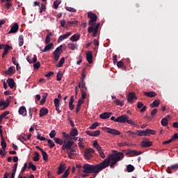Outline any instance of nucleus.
Listing matches in <instances>:
<instances>
[{"label":"nucleus","instance_id":"f257e3e1","mask_svg":"<svg viewBox=\"0 0 178 178\" xmlns=\"http://www.w3.org/2000/svg\"><path fill=\"white\" fill-rule=\"evenodd\" d=\"M123 158H124V154L122 152L108 154V156L99 164H85L83 166V173H95V175H98L99 172L104 170V169H106L108 166H110L111 169H115L118 163L122 161Z\"/></svg>","mask_w":178,"mask_h":178},{"label":"nucleus","instance_id":"f03ea898","mask_svg":"<svg viewBox=\"0 0 178 178\" xmlns=\"http://www.w3.org/2000/svg\"><path fill=\"white\" fill-rule=\"evenodd\" d=\"M127 133L130 134L132 137H134V136H139L140 137H143V136H149V134H155V133H156V131L154 130H152V129H145V130H140V131H136V132H133L131 131H128Z\"/></svg>","mask_w":178,"mask_h":178},{"label":"nucleus","instance_id":"7ed1b4c3","mask_svg":"<svg viewBox=\"0 0 178 178\" xmlns=\"http://www.w3.org/2000/svg\"><path fill=\"white\" fill-rule=\"evenodd\" d=\"M88 18L90 19L88 22L89 26H95V22L98 20V16L97 14L92 13V12H88Z\"/></svg>","mask_w":178,"mask_h":178},{"label":"nucleus","instance_id":"20e7f679","mask_svg":"<svg viewBox=\"0 0 178 178\" xmlns=\"http://www.w3.org/2000/svg\"><path fill=\"white\" fill-rule=\"evenodd\" d=\"M177 170H178V163L174 164L172 165H170L166 169V172L169 175H172V173H175V172H177Z\"/></svg>","mask_w":178,"mask_h":178},{"label":"nucleus","instance_id":"39448f33","mask_svg":"<svg viewBox=\"0 0 178 178\" xmlns=\"http://www.w3.org/2000/svg\"><path fill=\"white\" fill-rule=\"evenodd\" d=\"M103 129H105L106 133L113 134V136H120V131H119L118 130H116L115 129L104 127V128H103Z\"/></svg>","mask_w":178,"mask_h":178},{"label":"nucleus","instance_id":"423d86ee","mask_svg":"<svg viewBox=\"0 0 178 178\" xmlns=\"http://www.w3.org/2000/svg\"><path fill=\"white\" fill-rule=\"evenodd\" d=\"M73 141L68 140L66 143V140L64 141V144L62 146V149L65 151V149H69L70 148H72L73 147Z\"/></svg>","mask_w":178,"mask_h":178},{"label":"nucleus","instance_id":"0eeeda50","mask_svg":"<svg viewBox=\"0 0 178 178\" xmlns=\"http://www.w3.org/2000/svg\"><path fill=\"white\" fill-rule=\"evenodd\" d=\"M126 155H129V156H137L141 155V152L137 150L128 149L126 152Z\"/></svg>","mask_w":178,"mask_h":178},{"label":"nucleus","instance_id":"6e6552de","mask_svg":"<svg viewBox=\"0 0 178 178\" xmlns=\"http://www.w3.org/2000/svg\"><path fill=\"white\" fill-rule=\"evenodd\" d=\"M129 115H122L117 118V123H126Z\"/></svg>","mask_w":178,"mask_h":178},{"label":"nucleus","instance_id":"1a4fd4ad","mask_svg":"<svg viewBox=\"0 0 178 178\" xmlns=\"http://www.w3.org/2000/svg\"><path fill=\"white\" fill-rule=\"evenodd\" d=\"M86 134L90 137H98L101 134V131L97 130L93 131H86Z\"/></svg>","mask_w":178,"mask_h":178},{"label":"nucleus","instance_id":"9d476101","mask_svg":"<svg viewBox=\"0 0 178 178\" xmlns=\"http://www.w3.org/2000/svg\"><path fill=\"white\" fill-rule=\"evenodd\" d=\"M19 115H22V116H27V109L24 106H22L19 107L18 110Z\"/></svg>","mask_w":178,"mask_h":178},{"label":"nucleus","instance_id":"9b49d317","mask_svg":"<svg viewBox=\"0 0 178 178\" xmlns=\"http://www.w3.org/2000/svg\"><path fill=\"white\" fill-rule=\"evenodd\" d=\"M19 30V24L18 23H15L13 26H11L10 30L8 32V34H12L13 33H17Z\"/></svg>","mask_w":178,"mask_h":178},{"label":"nucleus","instance_id":"f8f14e48","mask_svg":"<svg viewBox=\"0 0 178 178\" xmlns=\"http://www.w3.org/2000/svg\"><path fill=\"white\" fill-rule=\"evenodd\" d=\"M86 60L90 65L92 63V52L91 51L86 52Z\"/></svg>","mask_w":178,"mask_h":178},{"label":"nucleus","instance_id":"ddd939ff","mask_svg":"<svg viewBox=\"0 0 178 178\" xmlns=\"http://www.w3.org/2000/svg\"><path fill=\"white\" fill-rule=\"evenodd\" d=\"M26 60L29 62V63H35L37 62V56L33 55V58H31V56H26Z\"/></svg>","mask_w":178,"mask_h":178},{"label":"nucleus","instance_id":"4468645a","mask_svg":"<svg viewBox=\"0 0 178 178\" xmlns=\"http://www.w3.org/2000/svg\"><path fill=\"white\" fill-rule=\"evenodd\" d=\"M70 35H72V32H67L66 34L60 35L58 39V42H60V41H63V40H66V38H67V37H70Z\"/></svg>","mask_w":178,"mask_h":178},{"label":"nucleus","instance_id":"2eb2a0df","mask_svg":"<svg viewBox=\"0 0 178 178\" xmlns=\"http://www.w3.org/2000/svg\"><path fill=\"white\" fill-rule=\"evenodd\" d=\"M54 48V43L51 42L47 44L44 49H41L42 52H47V51H51Z\"/></svg>","mask_w":178,"mask_h":178},{"label":"nucleus","instance_id":"dca6fc26","mask_svg":"<svg viewBox=\"0 0 178 178\" xmlns=\"http://www.w3.org/2000/svg\"><path fill=\"white\" fill-rule=\"evenodd\" d=\"M48 112H49L48 108H42L40 110V114H39L40 118H42V116H45V115H48Z\"/></svg>","mask_w":178,"mask_h":178},{"label":"nucleus","instance_id":"f3484780","mask_svg":"<svg viewBox=\"0 0 178 178\" xmlns=\"http://www.w3.org/2000/svg\"><path fill=\"white\" fill-rule=\"evenodd\" d=\"M152 145V142L147 141V140H143L141 142V147L143 148H147L148 147H151Z\"/></svg>","mask_w":178,"mask_h":178},{"label":"nucleus","instance_id":"a211bd4d","mask_svg":"<svg viewBox=\"0 0 178 178\" xmlns=\"http://www.w3.org/2000/svg\"><path fill=\"white\" fill-rule=\"evenodd\" d=\"M74 102V96H71L70 100L69 102V109L70 111H73L74 109V104H73Z\"/></svg>","mask_w":178,"mask_h":178},{"label":"nucleus","instance_id":"6ab92c4d","mask_svg":"<svg viewBox=\"0 0 178 178\" xmlns=\"http://www.w3.org/2000/svg\"><path fill=\"white\" fill-rule=\"evenodd\" d=\"M70 41H72L73 42H76L80 40V34L75 33L70 38Z\"/></svg>","mask_w":178,"mask_h":178},{"label":"nucleus","instance_id":"aec40b11","mask_svg":"<svg viewBox=\"0 0 178 178\" xmlns=\"http://www.w3.org/2000/svg\"><path fill=\"white\" fill-rule=\"evenodd\" d=\"M7 83L8 84V87H10V88H13L15 86V80H13V79L12 78H9L7 79Z\"/></svg>","mask_w":178,"mask_h":178},{"label":"nucleus","instance_id":"412c9836","mask_svg":"<svg viewBox=\"0 0 178 178\" xmlns=\"http://www.w3.org/2000/svg\"><path fill=\"white\" fill-rule=\"evenodd\" d=\"M111 115H112V113L106 112L100 114L99 118L100 119H109Z\"/></svg>","mask_w":178,"mask_h":178},{"label":"nucleus","instance_id":"4be33fe9","mask_svg":"<svg viewBox=\"0 0 178 178\" xmlns=\"http://www.w3.org/2000/svg\"><path fill=\"white\" fill-rule=\"evenodd\" d=\"M133 99H137V97H136V94L133 92H130L127 97L128 102H133Z\"/></svg>","mask_w":178,"mask_h":178},{"label":"nucleus","instance_id":"5701e85b","mask_svg":"<svg viewBox=\"0 0 178 178\" xmlns=\"http://www.w3.org/2000/svg\"><path fill=\"white\" fill-rule=\"evenodd\" d=\"M144 95L145 97H149V98H154L156 95V93L155 92H143Z\"/></svg>","mask_w":178,"mask_h":178},{"label":"nucleus","instance_id":"b1692460","mask_svg":"<svg viewBox=\"0 0 178 178\" xmlns=\"http://www.w3.org/2000/svg\"><path fill=\"white\" fill-rule=\"evenodd\" d=\"M12 99V97H8L6 101L3 102V106L4 107V109L8 108L9 106V104H10V99Z\"/></svg>","mask_w":178,"mask_h":178},{"label":"nucleus","instance_id":"393cba45","mask_svg":"<svg viewBox=\"0 0 178 178\" xmlns=\"http://www.w3.org/2000/svg\"><path fill=\"white\" fill-rule=\"evenodd\" d=\"M66 164L60 163L58 168V170L57 172V175H62L63 173V170H65Z\"/></svg>","mask_w":178,"mask_h":178},{"label":"nucleus","instance_id":"a878e982","mask_svg":"<svg viewBox=\"0 0 178 178\" xmlns=\"http://www.w3.org/2000/svg\"><path fill=\"white\" fill-rule=\"evenodd\" d=\"M48 97V93H44L40 100V105H44L47 101V97Z\"/></svg>","mask_w":178,"mask_h":178},{"label":"nucleus","instance_id":"bb28decb","mask_svg":"<svg viewBox=\"0 0 178 178\" xmlns=\"http://www.w3.org/2000/svg\"><path fill=\"white\" fill-rule=\"evenodd\" d=\"M15 70V67H10L7 71L5 72V74H6V76H9L10 74H12V73H15L13 72V71Z\"/></svg>","mask_w":178,"mask_h":178},{"label":"nucleus","instance_id":"cd10ccee","mask_svg":"<svg viewBox=\"0 0 178 178\" xmlns=\"http://www.w3.org/2000/svg\"><path fill=\"white\" fill-rule=\"evenodd\" d=\"M54 143H56V144H58L59 145H63V144L65 143V142H63V140H62L59 138H54Z\"/></svg>","mask_w":178,"mask_h":178},{"label":"nucleus","instance_id":"c85d7f7f","mask_svg":"<svg viewBox=\"0 0 178 178\" xmlns=\"http://www.w3.org/2000/svg\"><path fill=\"white\" fill-rule=\"evenodd\" d=\"M67 48H69V49H71V51H74V49H77V47L74 43H69L67 44Z\"/></svg>","mask_w":178,"mask_h":178},{"label":"nucleus","instance_id":"c756f323","mask_svg":"<svg viewBox=\"0 0 178 178\" xmlns=\"http://www.w3.org/2000/svg\"><path fill=\"white\" fill-rule=\"evenodd\" d=\"M79 134V131H77V129L74 128L72 130L70 131V136L71 137H75V136H77Z\"/></svg>","mask_w":178,"mask_h":178},{"label":"nucleus","instance_id":"7c9ffc66","mask_svg":"<svg viewBox=\"0 0 178 178\" xmlns=\"http://www.w3.org/2000/svg\"><path fill=\"white\" fill-rule=\"evenodd\" d=\"M134 171V166H133L131 164H129L127 166V172L128 173H131V172Z\"/></svg>","mask_w":178,"mask_h":178},{"label":"nucleus","instance_id":"2f4dec72","mask_svg":"<svg viewBox=\"0 0 178 178\" xmlns=\"http://www.w3.org/2000/svg\"><path fill=\"white\" fill-rule=\"evenodd\" d=\"M62 48H63V47L62 45L59 46L58 47H57L55 51L53 52V54H56L57 55H60V51H62Z\"/></svg>","mask_w":178,"mask_h":178},{"label":"nucleus","instance_id":"473e14b6","mask_svg":"<svg viewBox=\"0 0 178 178\" xmlns=\"http://www.w3.org/2000/svg\"><path fill=\"white\" fill-rule=\"evenodd\" d=\"M156 116V108H154L151 112V118H148L150 120H152Z\"/></svg>","mask_w":178,"mask_h":178},{"label":"nucleus","instance_id":"72a5a7b5","mask_svg":"<svg viewBox=\"0 0 178 178\" xmlns=\"http://www.w3.org/2000/svg\"><path fill=\"white\" fill-rule=\"evenodd\" d=\"M28 168L32 169L33 172H35V170H37V166H35V165L33 164V163L31 162H29Z\"/></svg>","mask_w":178,"mask_h":178},{"label":"nucleus","instance_id":"f704fd0d","mask_svg":"<svg viewBox=\"0 0 178 178\" xmlns=\"http://www.w3.org/2000/svg\"><path fill=\"white\" fill-rule=\"evenodd\" d=\"M34 157H33V161L35 162H38V161H40V153H38V152H35L34 153Z\"/></svg>","mask_w":178,"mask_h":178},{"label":"nucleus","instance_id":"c9c22d12","mask_svg":"<svg viewBox=\"0 0 178 178\" xmlns=\"http://www.w3.org/2000/svg\"><path fill=\"white\" fill-rule=\"evenodd\" d=\"M1 145L2 147V149L5 151L6 149V142L5 141V138H1Z\"/></svg>","mask_w":178,"mask_h":178},{"label":"nucleus","instance_id":"e433bc0d","mask_svg":"<svg viewBox=\"0 0 178 178\" xmlns=\"http://www.w3.org/2000/svg\"><path fill=\"white\" fill-rule=\"evenodd\" d=\"M23 44H24V38H23V35H19V47H23Z\"/></svg>","mask_w":178,"mask_h":178},{"label":"nucleus","instance_id":"4c0bfd02","mask_svg":"<svg viewBox=\"0 0 178 178\" xmlns=\"http://www.w3.org/2000/svg\"><path fill=\"white\" fill-rule=\"evenodd\" d=\"M84 156L86 159H91V158H92V154H91V153L88 152L86 150L84 152Z\"/></svg>","mask_w":178,"mask_h":178},{"label":"nucleus","instance_id":"58836bf2","mask_svg":"<svg viewBox=\"0 0 178 178\" xmlns=\"http://www.w3.org/2000/svg\"><path fill=\"white\" fill-rule=\"evenodd\" d=\"M42 155L43 160L45 161V162H47V161H48V154L47 153V152L43 150L42 152Z\"/></svg>","mask_w":178,"mask_h":178},{"label":"nucleus","instance_id":"ea45409f","mask_svg":"<svg viewBox=\"0 0 178 178\" xmlns=\"http://www.w3.org/2000/svg\"><path fill=\"white\" fill-rule=\"evenodd\" d=\"M47 143H48V146L49 147V148H54V147H55V143H54V141L52 140L48 139Z\"/></svg>","mask_w":178,"mask_h":178},{"label":"nucleus","instance_id":"a19ab883","mask_svg":"<svg viewBox=\"0 0 178 178\" xmlns=\"http://www.w3.org/2000/svg\"><path fill=\"white\" fill-rule=\"evenodd\" d=\"M114 103L116 104V105H118V106H123V105H124V103L123 102H120V100L115 99V100H114Z\"/></svg>","mask_w":178,"mask_h":178},{"label":"nucleus","instance_id":"79ce46f5","mask_svg":"<svg viewBox=\"0 0 178 178\" xmlns=\"http://www.w3.org/2000/svg\"><path fill=\"white\" fill-rule=\"evenodd\" d=\"M63 63H65V57H63L60 61L58 62V64L56 65L57 67H62L63 66Z\"/></svg>","mask_w":178,"mask_h":178},{"label":"nucleus","instance_id":"37998d69","mask_svg":"<svg viewBox=\"0 0 178 178\" xmlns=\"http://www.w3.org/2000/svg\"><path fill=\"white\" fill-rule=\"evenodd\" d=\"M62 77H63V74L58 72L56 75V80L57 81H60L62 80Z\"/></svg>","mask_w":178,"mask_h":178},{"label":"nucleus","instance_id":"c03bdc74","mask_svg":"<svg viewBox=\"0 0 178 178\" xmlns=\"http://www.w3.org/2000/svg\"><path fill=\"white\" fill-rule=\"evenodd\" d=\"M61 2L58 1V0H56L54 2V4H53V6H54V9H58V7L60 5Z\"/></svg>","mask_w":178,"mask_h":178},{"label":"nucleus","instance_id":"a18cd8bd","mask_svg":"<svg viewBox=\"0 0 178 178\" xmlns=\"http://www.w3.org/2000/svg\"><path fill=\"white\" fill-rule=\"evenodd\" d=\"M66 10H67L68 12H72L73 13H76L77 12V10H76V8H73L72 7H69L67 6L65 8Z\"/></svg>","mask_w":178,"mask_h":178},{"label":"nucleus","instance_id":"49530a36","mask_svg":"<svg viewBox=\"0 0 178 178\" xmlns=\"http://www.w3.org/2000/svg\"><path fill=\"white\" fill-rule=\"evenodd\" d=\"M13 49V47L12 46H10L9 44H5L4 45V51L6 52H9V51Z\"/></svg>","mask_w":178,"mask_h":178},{"label":"nucleus","instance_id":"de8ad7c7","mask_svg":"<svg viewBox=\"0 0 178 178\" xmlns=\"http://www.w3.org/2000/svg\"><path fill=\"white\" fill-rule=\"evenodd\" d=\"M45 9H47V6L45 4L42 3L40 8V13H42V12H45Z\"/></svg>","mask_w":178,"mask_h":178},{"label":"nucleus","instance_id":"09e8293b","mask_svg":"<svg viewBox=\"0 0 178 178\" xmlns=\"http://www.w3.org/2000/svg\"><path fill=\"white\" fill-rule=\"evenodd\" d=\"M79 23V21H72V22H67V24L70 26V27H72V26H76Z\"/></svg>","mask_w":178,"mask_h":178},{"label":"nucleus","instance_id":"8fccbe9b","mask_svg":"<svg viewBox=\"0 0 178 178\" xmlns=\"http://www.w3.org/2000/svg\"><path fill=\"white\" fill-rule=\"evenodd\" d=\"M161 124L164 126V127H166V126H168V118H163L161 120Z\"/></svg>","mask_w":178,"mask_h":178},{"label":"nucleus","instance_id":"3c124183","mask_svg":"<svg viewBox=\"0 0 178 178\" xmlns=\"http://www.w3.org/2000/svg\"><path fill=\"white\" fill-rule=\"evenodd\" d=\"M126 123H128V124H131L132 126H136V122L133 121V120H129V117L127 118Z\"/></svg>","mask_w":178,"mask_h":178},{"label":"nucleus","instance_id":"603ef678","mask_svg":"<svg viewBox=\"0 0 178 178\" xmlns=\"http://www.w3.org/2000/svg\"><path fill=\"white\" fill-rule=\"evenodd\" d=\"M98 126H99V123L98 122H95L93 123L91 127H90V129H91V130H95V129H97V127H98Z\"/></svg>","mask_w":178,"mask_h":178},{"label":"nucleus","instance_id":"864d4df0","mask_svg":"<svg viewBox=\"0 0 178 178\" xmlns=\"http://www.w3.org/2000/svg\"><path fill=\"white\" fill-rule=\"evenodd\" d=\"M83 87H86V82L84 81V80H81L79 82V88H83Z\"/></svg>","mask_w":178,"mask_h":178},{"label":"nucleus","instance_id":"5fc2aeb1","mask_svg":"<svg viewBox=\"0 0 178 178\" xmlns=\"http://www.w3.org/2000/svg\"><path fill=\"white\" fill-rule=\"evenodd\" d=\"M55 136H56V131H55V130H52L49 134L50 138H55Z\"/></svg>","mask_w":178,"mask_h":178},{"label":"nucleus","instance_id":"6e6d98bb","mask_svg":"<svg viewBox=\"0 0 178 178\" xmlns=\"http://www.w3.org/2000/svg\"><path fill=\"white\" fill-rule=\"evenodd\" d=\"M53 55L54 61L58 62V60H59V58L60 57V54H53Z\"/></svg>","mask_w":178,"mask_h":178},{"label":"nucleus","instance_id":"4d7b16f0","mask_svg":"<svg viewBox=\"0 0 178 178\" xmlns=\"http://www.w3.org/2000/svg\"><path fill=\"white\" fill-rule=\"evenodd\" d=\"M81 98L82 99H86L87 97V94L84 92L83 89H81Z\"/></svg>","mask_w":178,"mask_h":178},{"label":"nucleus","instance_id":"13d9d810","mask_svg":"<svg viewBox=\"0 0 178 178\" xmlns=\"http://www.w3.org/2000/svg\"><path fill=\"white\" fill-rule=\"evenodd\" d=\"M70 172H69V170H67L65 172H64V174L60 177V178H66V177H67L68 176H69V174H70Z\"/></svg>","mask_w":178,"mask_h":178},{"label":"nucleus","instance_id":"bf43d9fd","mask_svg":"<svg viewBox=\"0 0 178 178\" xmlns=\"http://www.w3.org/2000/svg\"><path fill=\"white\" fill-rule=\"evenodd\" d=\"M173 141L175 140H173V139L171 138L170 140L163 142V144L164 145H168V144H170V143H173Z\"/></svg>","mask_w":178,"mask_h":178},{"label":"nucleus","instance_id":"052dcab7","mask_svg":"<svg viewBox=\"0 0 178 178\" xmlns=\"http://www.w3.org/2000/svg\"><path fill=\"white\" fill-rule=\"evenodd\" d=\"M118 67H124V63L122 61L117 62Z\"/></svg>","mask_w":178,"mask_h":178},{"label":"nucleus","instance_id":"680f3d73","mask_svg":"<svg viewBox=\"0 0 178 178\" xmlns=\"http://www.w3.org/2000/svg\"><path fill=\"white\" fill-rule=\"evenodd\" d=\"M95 26H91V25H90V26H89L88 29V33H92V31H95V29H94V27H95Z\"/></svg>","mask_w":178,"mask_h":178},{"label":"nucleus","instance_id":"e2e57ef3","mask_svg":"<svg viewBox=\"0 0 178 178\" xmlns=\"http://www.w3.org/2000/svg\"><path fill=\"white\" fill-rule=\"evenodd\" d=\"M40 66H41V63H40V62H37L33 65L34 69H40Z\"/></svg>","mask_w":178,"mask_h":178},{"label":"nucleus","instance_id":"0e129e2a","mask_svg":"<svg viewBox=\"0 0 178 178\" xmlns=\"http://www.w3.org/2000/svg\"><path fill=\"white\" fill-rule=\"evenodd\" d=\"M26 169H27V163H25L24 165V167L21 170V172L24 173V172H26Z\"/></svg>","mask_w":178,"mask_h":178},{"label":"nucleus","instance_id":"69168bd1","mask_svg":"<svg viewBox=\"0 0 178 178\" xmlns=\"http://www.w3.org/2000/svg\"><path fill=\"white\" fill-rule=\"evenodd\" d=\"M63 136L65 140H69V138H70V136H69L68 134H66V132H63Z\"/></svg>","mask_w":178,"mask_h":178},{"label":"nucleus","instance_id":"338daca9","mask_svg":"<svg viewBox=\"0 0 178 178\" xmlns=\"http://www.w3.org/2000/svg\"><path fill=\"white\" fill-rule=\"evenodd\" d=\"M54 105L55 106H59V99L58 98L54 99Z\"/></svg>","mask_w":178,"mask_h":178},{"label":"nucleus","instance_id":"774afa93","mask_svg":"<svg viewBox=\"0 0 178 178\" xmlns=\"http://www.w3.org/2000/svg\"><path fill=\"white\" fill-rule=\"evenodd\" d=\"M171 138L173 140V141H175V140H177L178 139V134L176 133Z\"/></svg>","mask_w":178,"mask_h":178}]
</instances>
